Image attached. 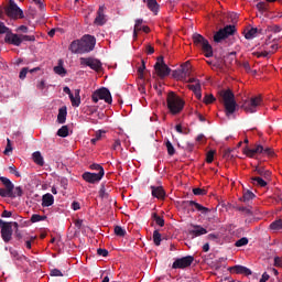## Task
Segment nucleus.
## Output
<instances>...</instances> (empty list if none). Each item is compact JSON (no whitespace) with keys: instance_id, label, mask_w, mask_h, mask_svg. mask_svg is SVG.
Returning <instances> with one entry per match:
<instances>
[{"instance_id":"obj_1","label":"nucleus","mask_w":282,"mask_h":282,"mask_svg":"<svg viewBox=\"0 0 282 282\" xmlns=\"http://www.w3.org/2000/svg\"><path fill=\"white\" fill-rule=\"evenodd\" d=\"M220 97L225 107L226 117L230 118L237 111V101H235V94L231 90H221Z\"/></svg>"},{"instance_id":"obj_2","label":"nucleus","mask_w":282,"mask_h":282,"mask_svg":"<svg viewBox=\"0 0 282 282\" xmlns=\"http://www.w3.org/2000/svg\"><path fill=\"white\" fill-rule=\"evenodd\" d=\"M166 102L167 109H170L171 113H173L174 116L180 113V111L184 109V100H182V98H180L174 93H170L167 95Z\"/></svg>"},{"instance_id":"obj_3","label":"nucleus","mask_w":282,"mask_h":282,"mask_svg":"<svg viewBox=\"0 0 282 282\" xmlns=\"http://www.w3.org/2000/svg\"><path fill=\"white\" fill-rule=\"evenodd\" d=\"M243 153L247 158H254L257 154L268 155L272 158L274 155V151L270 148H263V145H256L254 149H250L248 147L243 148Z\"/></svg>"},{"instance_id":"obj_4","label":"nucleus","mask_w":282,"mask_h":282,"mask_svg":"<svg viewBox=\"0 0 282 282\" xmlns=\"http://www.w3.org/2000/svg\"><path fill=\"white\" fill-rule=\"evenodd\" d=\"M4 12L7 17L10 19H25V14L23 13V10L19 8L17 2L14 0H10L8 7H6Z\"/></svg>"},{"instance_id":"obj_5","label":"nucleus","mask_w":282,"mask_h":282,"mask_svg":"<svg viewBox=\"0 0 282 282\" xmlns=\"http://www.w3.org/2000/svg\"><path fill=\"white\" fill-rule=\"evenodd\" d=\"M194 43L199 45L207 58L213 56V46L208 43V40L204 39L200 34H194L193 36Z\"/></svg>"},{"instance_id":"obj_6","label":"nucleus","mask_w":282,"mask_h":282,"mask_svg":"<svg viewBox=\"0 0 282 282\" xmlns=\"http://www.w3.org/2000/svg\"><path fill=\"white\" fill-rule=\"evenodd\" d=\"M93 102H98L99 100H105L108 105H111L113 102V99L111 98V91L107 88H99L93 93Z\"/></svg>"},{"instance_id":"obj_7","label":"nucleus","mask_w":282,"mask_h":282,"mask_svg":"<svg viewBox=\"0 0 282 282\" xmlns=\"http://www.w3.org/2000/svg\"><path fill=\"white\" fill-rule=\"evenodd\" d=\"M259 107H261V97H251L241 106L243 111L247 113H257V109H259Z\"/></svg>"},{"instance_id":"obj_8","label":"nucleus","mask_w":282,"mask_h":282,"mask_svg":"<svg viewBox=\"0 0 282 282\" xmlns=\"http://www.w3.org/2000/svg\"><path fill=\"white\" fill-rule=\"evenodd\" d=\"M79 45L84 48L83 54L93 52V50L96 47V37L93 35H84L79 40Z\"/></svg>"},{"instance_id":"obj_9","label":"nucleus","mask_w":282,"mask_h":282,"mask_svg":"<svg viewBox=\"0 0 282 282\" xmlns=\"http://www.w3.org/2000/svg\"><path fill=\"white\" fill-rule=\"evenodd\" d=\"M172 75H173V78H175L176 80H186V78L191 76V64L186 62L181 66V68L173 70Z\"/></svg>"},{"instance_id":"obj_10","label":"nucleus","mask_w":282,"mask_h":282,"mask_svg":"<svg viewBox=\"0 0 282 282\" xmlns=\"http://www.w3.org/2000/svg\"><path fill=\"white\" fill-rule=\"evenodd\" d=\"M154 69L160 78H164L171 74V68H169V66L164 63V57L158 58Z\"/></svg>"},{"instance_id":"obj_11","label":"nucleus","mask_w":282,"mask_h":282,"mask_svg":"<svg viewBox=\"0 0 282 282\" xmlns=\"http://www.w3.org/2000/svg\"><path fill=\"white\" fill-rule=\"evenodd\" d=\"M79 63L82 67H90V69H94L95 72L100 70L102 67V63H100V61L91 57H82L79 58Z\"/></svg>"},{"instance_id":"obj_12","label":"nucleus","mask_w":282,"mask_h":282,"mask_svg":"<svg viewBox=\"0 0 282 282\" xmlns=\"http://www.w3.org/2000/svg\"><path fill=\"white\" fill-rule=\"evenodd\" d=\"M235 34V25H227L225 29H220L215 35V43H221L224 39H228V36Z\"/></svg>"},{"instance_id":"obj_13","label":"nucleus","mask_w":282,"mask_h":282,"mask_svg":"<svg viewBox=\"0 0 282 282\" xmlns=\"http://www.w3.org/2000/svg\"><path fill=\"white\" fill-rule=\"evenodd\" d=\"M279 50V44L274 42H268L262 45L261 52L258 53V57L263 56L264 58L270 56V54H274Z\"/></svg>"},{"instance_id":"obj_14","label":"nucleus","mask_w":282,"mask_h":282,"mask_svg":"<svg viewBox=\"0 0 282 282\" xmlns=\"http://www.w3.org/2000/svg\"><path fill=\"white\" fill-rule=\"evenodd\" d=\"M102 177H105V170H101V172L98 173L85 172L83 174V180L89 184H96V182H100Z\"/></svg>"},{"instance_id":"obj_15","label":"nucleus","mask_w":282,"mask_h":282,"mask_svg":"<svg viewBox=\"0 0 282 282\" xmlns=\"http://www.w3.org/2000/svg\"><path fill=\"white\" fill-rule=\"evenodd\" d=\"M194 260L195 259L193 258V256H187V257H183V258L176 259L173 262L172 268L174 270L188 268L193 263Z\"/></svg>"},{"instance_id":"obj_16","label":"nucleus","mask_w":282,"mask_h":282,"mask_svg":"<svg viewBox=\"0 0 282 282\" xmlns=\"http://www.w3.org/2000/svg\"><path fill=\"white\" fill-rule=\"evenodd\" d=\"M188 235H191L192 239L195 237H202V235H208V230L199 225H189Z\"/></svg>"},{"instance_id":"obj_17","label":"nucleus","mask_w":282,"mask_h":282,"mask_svg":"<svg viewBox=\"0 0 282 282\" xmlns=\"http://www.w3.org/2000/svg\"><path fill=\"white\" fill-rule=\"evenodd\" d=\"M228 271L230 274H243L245 276H250V274H252V271L249 268L241 264L230 267Z\"/></svg>"},{"instance_id":"obj_18","label":"nucleus","mask_w":282,"mask_h":282,"mask_svg":"<svg viewBox=\"0 0 282 282\" xmlns=\"http://www.w3.org/2000/svg\"><path fill=\"white\" fill-rule=\"evenodd\" d=\"M4 43H9V45H15V47H19L21 45V36L20 34L12 33V31L6 35Z\"/></svg>"},{"instance_id":"obj_19","label":"nucleus","mask_w":282,"mask_h":282,"mask_svg":"<svg viewBox=\"0 0 282 282\" xmlns=\"http://www.w3.org/2000/svg\"><path fill=\"white\" fill-rule=\"evenodd\" d=\"M1 236L3 241H6V243H8V241H10V239H12V226L4 224L1 228Z\"/></svg>"},{"instance_id":"obj_20","label":"nucleus","mask_w":282,"mask_h":282,"mask_svg":"<svg viewBox=\"0 0 282 282\" xmlns=\"http://www.w3.org/2000/svg\"><path fill=\"white\" fill-rule=\"evenodd\" d=\"M188 89L193 91L197 98V100H202V82H198L196 84H189Z\"/></svg>"},{"instance_id":"obj_21","label":"nucleus","mask_w":282,"mask_h":282,"mask_svg":"<svg viewBox=\"0 0 282 282\" xmlns=\"http://www.w3.org/2000/svg\"><path fill=\"white\" fill-rule=\"evenodd\" d=\"M69 51L72 54H83L85 48L80 46V40H75L70 43Z\"/></svg>"},{"instance_id":"obj_22","label":"nucleus","mask_w":282,"mask_h":282,"mask_svg":"<svg viewBox=\"0 0 282 282\" xmlns=\"http://www.w3.org/2000/svg\"><path fill=\"white\" fill-rule=\"evenodd\" d=\"M68 98L73 107H80V89H75Z\"/></svg>"},{"instance_id":"obj_23","label":"nucleus","mask_w":282,"mask_h":282,"mask_svg":"<svg viewBox=\"0 0 282 282\" xmlns=\"http://www.w3.org/2000/svg\"><path fill=\"white\" fill-rule=\"evenodd\" d=\"M54 205V195L47 193L42 196V206L43 208H50Z\"/></svg>"},{"instance_id":"obj_24","label":"nucleus","mask_w":282,"mask_h":282,"mask_svg":"<svg viewBox=\"0 0 282 282\" xmlns=\"http://www.w3.org/2000/svg\"><path fill=\"white\" fill-rule=\"evenodd\" d=\"M66 120H67V107L63 106L62 108L58 109L57 122L59 124H65Z\"/></svg>"},{"instance_id":"obj_25","label":"nucleus","mask_w":282,"mask_h":282,"mask_svg":"<svg viewBox=\"0 0 282 282\" xmlns=\"http://www.w3.org/2000/svg\"><path fill=\"white\" fill-rule=\"evenodd\" d=\"M107 20L105 19V7H100L98 10V15L95 19V24L96 25H105Z\"/></svg>"},{"instance_id":"obj_26","label":"nucleus","mask_w":282,"mask_h":282,"mask_svg":"<svg viewBox=\"0 0 282 282\" xmlns=\"http://www.w3.org/2000/svg\"><path fill=\"white\" fill-rule=\"evenodd\" d=\"M260 34H261V30L257 28H251L246 32L245 37L250 41L252 39H257V36H259Z\"/></svg>"},{"instance_id":"obj_27","label":"nucleus","mask_w":282,"mask_h":282,"mask_svg":"<svg viewBox=\"0 0 282 282\" xmlns=\"http://www.w3.org/2000/svg\"><path fill=\"white\" fill-rule=\"evenodd\" d=\"M152 196L156 197L158 199H163L164 197V188H162V186H152Z\"/></svg>"},{"instance_id":"obj_28","label":"nucleus","mask_w":282,"mask_h":282,"mask_svg":"<svg viewBox=\"0 0 282 282\" xmlns=\"http://www.w3.org/2000/svg\"><path fill=\"white\" fill-rule=\"evenodd\" d=\"M188 204H189V206H194L196 208V210H198L203 215H207V213H209V209L207 207H204L199 203H195L194 200H189Z\"/></svg>"},{"instance_id":"obj_29","label":"nucleus","mask_w":282,"mask_h":282,"mask_svg":"<svg viewBox=\"0 0 282 282\" xmlns=\"http://www.w3.org/2000/svg\"><path fill=\"white\" fill-rule=\"evenodd\" d=\"M149 10H151V12H153L154 14H158V10H159V6H158V0H143Z\"/></svg>"},{"instance_id":"obj_30","label":"nucleus","mask_w":282,"mask_h":282,"mask_svg":"<svg viewBox=\"0 0 282 282\" xmlns=\"http://www.w3.org/2000/svg\"><path fill=\"white\" fill-rule=\"evenodd\" d=\"M32 158L33 162H35V164H39V166H43V164H45V161H43V155H41L39 151L34 152L32 154Z\"/></svg>"},{"instance_id":"obj_31","label":"nucleus","mask_w":282,"mask_h":282,"mask_svg":"<svg viewBox=\"0 0 282 282\" xmlns=\"http://www.w3.org/2000/svg\"><path fill=\"white\" fill-rule=\"evenodd\" d=\"M251 182L254 186H260L261 188L268 186V182L261 177H252Z\"/></svg>"},{"instance_id":"obj_32","label":"nucleus","mask_w":282,"mask_h":282,"mask_svg":"<svg viewBox=\"0 0 282 282\" xmlns=\"http://www.w3.org/2000/svg\"><path fill=\"white\" fill-rule=\"evenodd\" d=\"M0 182H2L3 186L8 188L9 191H14V184H12V181L6 176L0 177Z\"/></svg>"},{"instance_id":"obj_33","label":"nucleus","mask_w":282,"mask_h":282,"mask_svg":"<svg viewBox=\"0 0 282 282\" xmlns=\"http://www.w3.org/2000/svg\"><path fill=\"white\" fill-rule=\"evenodd\" d=\"M142 23H143L142 19L135 20L134 31H133L134 39H138V32H140V30H142Z\"/></svg>"},{"instance_id":"obj_34","label":"nucleus","mask_w":282,"mask_h":282,"mask_svg":"<svg viewBox=\"0 0 282 282\" xmlns=\"http://www.w3.org/2000/svg\"><path fill=\"white\" fill-rule=\"evenodd\" d=\"M23 196V188H21V186L18 187H13V191H11V197H22Z\"/></svg>"},{"instance_id":"obj_35","label":"nucleus","mask_w":282,"mask_h":282,"mask_svg":"<svg viewBox=\"0 0 282 282\" xmlns=\"http://www.w3.org/2000/svg\"><path fill=\"white\" fill-rule=\"evenodd\" d=\"M153 241H154V246H160L162 243V235L160 234V231L154 230Z\"/></svg>"},{"instance_id":"obj_36","label":"nucleus","mask_w":282,"mask_h":282,"mask_svg":"<svg viewBox=\"0 0 282 282\" xmlns=\"http://www.w3.org/2000/svg\"><path fill=\"white\" fill-rule=\"evenodd\" d=\"M57 135H59V138H67V135H69V128H67V126H63V127L57 131Z\"/></svg>"},{"instance_id":"obj_37","label":"nucleus","mask_w":282,"mask_h":282,"mask_svg":"<svg viewBox=\"0 0 282 282\" xmlns=\"http://www.w3.org/2000/svg\"><path fill=\"white\" fill-rule=\"evenodd\" d=\"M46 219H47L46 216H41V215H37V214H33V215L31 216V221H32V224H36V223H39V221H45Z\"/></svg>"},{"instance_id":"obj_38","label":"nucleus","mask_w":282,"mask_h":282,"mask_svg":"<svg viewBox=\"0 0 282 282\" xmlns=\"http://www.w3.org/2000/svg\"><path fill=\"white\" fill-rule=\"evenodd\" d=\"M271 230H282V219L275 220L270 225Z\"/></svg>"},{"instance_id":"obj_39","label":"nucleus","mask_w":282,"mask_h":282,"mask_svg":"<svg viewBox=\"0 0 282 282\" xmlns=\"http://www.w3.org/2000/svg\"><path fill=\"white\" fill-rule=\"evenodd\" d=\"M25 41L34 42V41H36V37L34 35H23V34H20V44L25 42Z\"/></svg>"},{"instance_id":"obj_40","label":"nucleus","mask_w":282,"mask_h":282,"mask_svg":"<svg viewBox=\"0 0 282 282\" xmlns=\"http://www.w3.org/2000/svg\"><path fill=\"white\" fill-rule=\"evenodd\" d=\"M104 133H105L104 130H98V131L96 132V134H95V138H93V139L90 140L91 144H96V142H98L99 140H101Z\"/></svg>"},{"instance_id":"obj_41","label":"nucleus","mask_w":282,"mask_h":282,"mask_svg":"<svg viewBox=\"0 0 282 282\" xmlns=\"http://www.w3.org/2000/svg\"><path fill=\"white\" fill-rule=\"evenodd\" d=\"M11 32H12V30H10V28L6 26V23L0 22V34H6V36H8Z\"/></svg>"},{"instance_id":"obj_42","label":"nucleus","mask_w":282,"mask_h":282,"mask_svg":"<svg viewBox=\"0 0 282 282\" xmlns=\"http://www.w3.org/2000/svg\"><path fill=\"white\" fill-rule=\"evenodd\" d=\"M13 189L0 188V197H11Z\"/></svg>"},{"instance_id":"obj_43","label":"nucleus","mask_w":282,"mask_h":282,"mask_svg":"<svg viewBox=\"0 0 282 282\" xmlns=\"http://www.w3.org/2000/svg\"><path fill=\"white\" fill-rule=\"evenodd\" d=\"M126 234L127 231L122 227L120 226L115 227V235H117V237H124Z\"/></svg>"},{"instance_id":"obj_44","label":"nucleus","mask_w":282,"mask_h":282,"mask_svg":"<svg viewBox=\"0 0 282 282\" xmlns=\"http://www.w3.org/2000/svg\"><path fill=\"white\" fill-rule=\"evenodd\" d=\"M165 147L167 149L169 155H175V148L173 147V143H171V141H166Z\"/></svg>"},{"instance_id":"obj_45","label":"nucleus","mask_w":282,"mask_h":282,"mask_svg":"<svg viewBox=\"0 0 282 282\" xmlns=\"http://www.w3.org/2000/svg\"><path fill=\"white\" fill-rule=\"evenodd\" d=\"M54 72L58 74V76H65V74H67V70H65L63 66H55Z\"/></svg>"},{"instance_id":"obj_46","label":"nucleus","mask_w":282,"mask_h":282,"mask_svg":"<svg viewBox=\"0 0 282 282\" xmlns=\"http://www.w3.org/2000/svg\"><path fill=\"white\" fill-rule=\"evenodd\" d=\"M3 153L4 155H10V153H12V142L10 141V139H7V147Z\"/></svg>"},{"instance_id":"obj_47","label":"nucleus","mask_w":282,"mask_h":282,"mask_svg":"<svg viewBox=\"0 0 282 282\" xmlns=\"http://www.w3.org/2000/svg\"><path fill=\"white\" fill-rule=\"evenodd\" d=\"M235 246L237 248H241L242 246H248V238H241L238 241H236Z\"/></svg>"},{"instance_id":"obj_48","label":"nucleus","mask_w":282,"mask_h":282,"mask_svg":"<svg viewBox=\"0 0 282 282\" xmlns=\"http://www.w3.org/2000/svg\"><path fill=\"white\" fill-rule=\"evenodd\" d=\"M205 105H210V102H215V97L213 95H206L204 97Z\"/></svg>"},{"instance_id":"obj_49","label":"nucleus","mask_w":282,"mask_h":282,"mask_svg":"<svg viewBox=\"0 0 282 282\" xmlns=\"http://www.w3.org/2000/svg\"><path fill=\"white\" fill-rule=\"evenodd\" d=\"M30 72V69L28 67H24L21 69L19 78H21V80H24V78L28 76V73Z\"/></svg>"},{"instance_id":"obj_50","label":"nucleus","mask_w":282,"mask_h":282,"mask_svg":"<svg viewBox=\"0 0 282 282\" xmlns=\"http://www.w3.org/2000/svg\"><path fill=\"white\" fill-rule=\"evenodd\" d=\"M154 221L158 226H164V218L158 216V214H154Z\"/></svg>"},{"instance_id":"obj_51","label":"nucleus","mask_w":282,"mask_h":282,"mask_svg":"<svg viewBox=\"0 0 282 282\" xmlns=\"http://www.w3.org/2000/svg\"><path fill=\"white\" fill-rule=\"evenodd\" d=\"M214 158H215V151L210 150V151L207 153L206 162H207L208 164H210V163L213 162Z\"/></svg>"},{"instance_id":"obj_52","label":"nucleus","mask_w":282,"mask_h":282,"mask_svg":"<svg viewBox=\"0 0 282 282\" xmlns=\"http://www.w3.org/2000/svg\"><path fill=\"white\" fill-rule=\"evenodd\" d=\"M254 197V194L252 192H246L243 194V200L245 202H250V199H252Z\"/></svg>"},{"instance_id":"obj_53","label":"nucleus","mask_w":282,"mask_h":282,"mask_svg":"<svg viewBox=\"0 0 282 282\" xmlns=\"http://www.w3.org/2000/svg\"><path fill=\"white\" fill-rule=\"evenodd\" d=\"M9 252H10L12 259H21V256H19V251H17V250L10 248V249H9Z\"/></svg>"},{"instance_id":"obj_54","label":"nucleus","mask_w":282,"mask_h":282,"mask_svg":"<svg viewBox=\"0 0 282 282\" xmlns=\"http://www.w3.org/2000/svg\"><path fill=\"white\" fill-rule=\"evenodd\" d=\"M51 275L52 276H63V272L58 269H52L51 270Z\"/></svg>"},{"instance_id":"obj_55","label":"nucleus","mask_w":282,"mask_h":282,"mask_svg":"<svg viewBox=\"0 0 282 282\" xmlns=\"http://www.w3.org/2000/svg\"><path fill=\"white\" fill-rule=\"evenodd\" d=\"M10 173H13L15 177H21V174L19 171H17V167L14 165L9 167Z\"/></svg>"},{"instance_id":"obj_56","label":"nucleus","mask_w":282,"mask_h":282,"mask_svg":"<svg viewBox=\"0 0 282 282\" xmlns=\"http://www.w3.org/2000/svg\"><path fill=\"white\" fill-rule=\"evenodd\" d=\"M194 195H206V191L199 187L193 189Z\"/></svg>"},{"instance_id":"obj_57","label":"nucleus","mask_w":282,"mask_h":282,"mask_svg":"<svg viewBox=\"0 0 282 282\" xmlns=\"http://www.w3.org/2000/svg\"><path fill=\"white\" fill-rule=\"evenodd\" d=\"M90 169H93V171H99V173H102V171H105V169H102L100 164H93L90 165Z\"/></svg>"},{"instance_id":"obj_58","label":"nucleus","mask_w":282,"mask_h":282,"mask_svg":"<svg viewBox=\"0 0 282 282\" xmlns=\"http://www.w3.org/2000/svg\"><path fill=\"white\" fill-rule=\"evenodd\" d=\"M97 254H99V257H107V254H109V251H107V249H98Z\"/></svg>"},{"instance_id":"obj_59","label":"nucleus","mask_w":282,"mask_h":282,"mask_svg":"<svg viewBox=\"0 0 282 282\" xmlns=\"http://www.w3.org/2000/svg\"><path fill=\"white\" fill-rule=\"evenodd\" d=\"M239 210H241V213L245 215H252V210L248 207H240Z\"/></svg>"},{"instance_id":"obj_60","label":"nucleus","mask_w":282,"mask_h":282,"mask_svg":"<svg viewBox=\"0 0 282 282\" xmlns=\"http://www.w3.org/2000/svg\"><path fill=\"white\" fill-rule=\"evenodd\" d=\"M274 265L275 268H282V260L279 257L274 258Z\"/></svg>"},{"instance_id":"obj_61","label":"nucleus","mask_w":282,"mask_h":282,"mask_svg":"<svg viewBox=\"0 0 282 282\" xmlns=\"http://www.w3.org/2000/svg\"><path fill=\"white\" fill-rule=\"evenodd\" d=\"M256 8L260 11L263 12L265 10V3L264 2H258Z\"/></svg>"},{"instance_id":"obj_62","label":"nucleus","mask_w":282,"mask_h":282,"mask_svg":"<svg viewBox=\"0 0 282 282\" xmlns=\"http://www.w3.org/2000/svg\"><path fill=\"white\" fill-rule=\"evenodd\" d=\"M36 87H37V89L43 91L45 89V80L42 79L41 82H39Z\"/></svg>"},{"instance_id":"obj_63","label":"nucleus","mask_w":282,"mask_h":282,"mask_svg":"<svg viewBox=\"0 0 282 282\" xmlns=\"http://www.w3.org/2000/svg\"><path fill=\"white\" fill-rule=\"evenodd\" d=\"M35 6L40 8V10H43L45 8V4H43V0H33Z\"/></svg>"},{"instance_id":"obj_64","label":"nucleus","mask_w":282,"mask_h":282,"mask_svg":"<svg viewBox=\"0 0 282 282\" xmlns=\"http://www.w3.org/2000/svg\"><path fill=\"white\" fill-rule=\"evenodd\" d=\"M72 208H73V210H80V203L73 202L72 203Z\"/></svg>"}]
</instances>
